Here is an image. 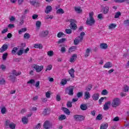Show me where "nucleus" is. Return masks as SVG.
<instances>
[{
	"label": "nucleus",
	"mask_w": 129,
	"mask_h": 129,
	"mask_svg": "<svg viewBox=\"0 0 129 129\" xmlns=\"http://www.w3.org/2000/svg\"><path fill=\"white\" fill-rule=\"evenodd\" d=\"M94 15V13H93V12L89 13V18H88L87 19L86 22V25H88V26H93V25L95 24V20H94L93 18Z\"/></svg>",
	"instance_id": "obj_1"
},
{
	"label": "nucleus",
	"mask_w": 129,
	"mask_h": 129,
	"mask_svg": "<svg viewBox=\"0 0 129 129\" xmlns=\"http://www.w3.org/2000/svg\"><path fill=\"white\" fill-rule=\"evenodd\" d=\"M111 105L113 108H116L119 105H120V99L119 98L115 97L111 102Z\"/></svg>",
	"instance_id": "obj_2"
},
{
	"label": "nucleus",
	"mask_w": 129,
	"mask_h": 129,
	"mask_svg": "<svg viewBox=\"0 0 129 129\" xmlns=\"http://www.w3.org/2000/svg\"><path fill=\"white\" fill-rule=\"evenodd\" d=\"M85 35V33L84 32H82L80 33V36H78L74 40V44L75 45H78L79 43L82 42V40H83V37H84Z\"/></svg>",
	"instance_id": "obj_3"
},
{
	"label": "nucleus",
	"mask_w": 129,
	"mask_h": 129,
	"mask_svg": "<svg viewBox=\"0 0 129 129\" xmlns=\"http://www.w3.org/2000/svg\"><path fill=\"white\" fill-rule=\"evenodd\" d=\"M68 22L71 23L70 27L72 30H76L77 29V25L75 24V23H77V21L75 19H70L68 20Z\"/></svg>",
	"instance_id": "obj_4"
},
{
	"label": "nucleus",
	"mask_w": 129,
	"mask_h": 129,
	"mask_svg": "<svg viewBox=\"0 0 129 129\" xmlns=\"http://www.w3.org/2000/svg\"><path fill=\"white\" fill-rule=\"evenodd\" d=\"M5 125L7 127H10L11 129H15L16 128V124L14 123L13 122H10V120H7L5 122Z\"/></svg>",
	"instance_id": "obj_5"
},
{
	"label": "nucleus",
	"mask_w": 129,
	"mask_h": 129,
	"mask_svg": "<svg viewBox=\"0 0 129 129\" xmlns=\"http://www.w3.org/2000/svg\"><path fill=\"white\" fill-rule=\"evenodd\" d=\"M33 68L35 70V71H36V72L37 73H39V72H41V71H42V70H43V69H44V66H39L38 64H34L33 66Z\"/></svg>",
	"instance_id": "obj_6"
},
{
	"label": "nucleus",
	"mask_w": 129,
	"mask_h": 129,
	"mask_svg": "<svg viewBox=\"0 0 129 129\" xmlns=\"http://www.w3.org/2000/svg\"><path fill=\"white\" fill-rule=\"evenodd\" d=\"M110 105H111V101H108L105 102L103 107L104 110H108L109 107H110Z\"/></svg>",
	"instance_id": "obj_7"
},
{
	"label": "nucleus",
	"mask_w": 129,
	"mask_h": 129,
	"mask_svg": "<svg viewBox=\"0 0 129 129\" xmlns=\"http://www.w3.org/2000/svg\"><path fill=\"white\" fill-rule=\"evenodd\" d=\"M74 117L77 121H82V120H84L85 117L82 115H75L74 116Z\"/></svg>",
	"instance_id": "obj_8"
},
{
	"label": "nucleus",
	"mask_w": 129,
	"mask_h": 129,
	"mask_svg": "<svg viewBox=\"0 0 129 129\" xmlns=\"http://www.w3.org/2000/svg\"><path fill=\"white\" fill-rule=\"evenodd\" d=\"M43 127L45 129L51 128L52 127V123L49 121H46L43 124Z\"/></svg>",
	"instance_id": "obj_9"
},
{
	"label": "nucleus",
	"mask_w": 129,
	"mask_h": 129,
	"mask_svg": "<svg viewBox=\"0 0 129 129\" xmlns=\"http://www.w3.org/2000/svg\"><path fill=\"white\" fill-rule=\"evenodd\" d=\"M49 35V31L48 30H45L42 32H41L39 34L40 37H41L42 38H45V37H47Z\"/></svg>",
	"instance_id": "obj_10"
},
{
	"label": "nucleus",
	"mask_w": 129,
	"mask_h": 129,
	"mask_svg": "<svg viewBox=\"0 0 129 129\" xmlns=\"http://www.w3.org/2000/svg\"><path fill=\"white\" fill-rule=\"evenodd\" d=\"M115 28H116V24L115 23H110L108 26V29L109 30H114Z\"/></svg>",
	"instance_id": "obj_11"
},
{
	"label": "nucleus",
	"mask_w": 129,
	"mask_h": 129,
	"mask_svg": "<svg viewBox=\"0 0 129 129\" xmlns=\"http://www.w3.org/2000/svg\"><path fill=\"white\" fill-rule=\"evenodd\" d=\"M7 50H8V45L4 44L0 48V52L4 53V52H5V51H7Z\"/></svg>",
	"instance_id": "obj_12"
},
{
	"label": "nucleus",
	"mask_w": 129,
	"mask_h": 129,
	"mask_svg": "<svg viewBox=\"0 0 129 129\" xmlns=\"http://www.w3.org/2000/svg\"><path fill=\"white\" fill-rule=\"evenodd\" d=\"M77 58V54H73L72 56L70 57V62H71V63L73 62H75Z\"/></svg>",
	"instance_id": "obj_13"
},
{
	"label": "nucleus",
	"mask_w": 129,
	"mask_h": 129,
	"mask_svg": "<svg viewBox=\"0 0 129 129\" xmlns=\"http://www.w3.org/2000/svg\"><path fill=\"white\" fill-rule=\"evenodd\" d=\"M111 67H112V63L110 61L106 62L103 66L104 68H111Z\"/></svg>",
	"instance_id": "obj_14"
},
{
	"label": "nucleus",
	"mask_w": 129,
	"mask_h": 129,
	"mask_svg": "<svg viewBox=\"0 0 129 129\" xmlns=\"http://www.w3.org/2000/svg\"><path fill=\"white\" fill-rule=\"evenodd\" d=\"M108 47V45H107V44L106 43H103L100 44V48L103 49V50H105Z\"/></svg>",
	"instance_id": "obj_15"
},
{
	"label": "nucleus",
	"mask_w": 129,
	"mask_h": 129,
	"mask_svg": "<svg viewBox=\"0 0 129 129\" xmlns=\"http://www.w3.org/2000/svg\"><path fill=\"white\" fill-rule=\"evenodd\" d=\"M108 127V124L107 123H103L101 124L100 129H107Z\"/></svg>",
	"instance_id": "obj_16"
},
{
	"label": "nucleus",
	"mask_w": 129,
	"mask_h": 129,
	"mask_svg": "<svg viewBox=\"0 0 129 129\" xmlns=\"http://www.w3.org/2000/svg\"><path fill=\"white\" fill-rule=\"evenodd\" d=\"M90 52H91V48H89L86 49V52L85 54V57H86V58H87V57H89V56L90 55Z\"/></svg>",
	"instance_id": "obj_17"
},
{
	"label": "nucleus",
	"mask_w": 129,
	"mask_h": 129,
	"mask_svg": "<svg viewBox=\"0 0 129 129\" xmlns=\"http://www.w3.org/2000/svg\"><path fill=\"white\" fill-rule=\"evenodd\" d=\"M34 47L36 49H42L43 48V45L42 44L36 43L33 45Z\"/></svg>",
	"instance_id": "obj_18"
},
{
	"label": "nucleus",
	"mask_w": 129,
	"mask_h": 129,
	"mask_svg": "<svg viewBox=\"0 0 129 129\" xmlns=\"http://www.w3.org/2000/svg\"><path fill=\"white\" fill-rule=\"evenodd\" d=\"M52 11V7L48 6L46 8V9L45 10V13L46 14H49V13H51Z\"/></svg>",
	"instance_id": "obj_19"
},
{
	"label": "nucleus",
	"mask_w": 129,
	"mask_h": 129,
	"mask_svg": "<svg viewBox=\"0 0 129 129\" xmlns=\"http://www.w3.org/2000/svg\"><path fill=\"white\" fill-rule=\"evenodd\" d=\"M92 98L93 100H95V101L98 100V99H99V94H98V93L94 94L92 96Z\"/></svg>",
	"instance_id": "obj_20"
},
{
	"label": "nucleus",
	"mask_w": 129,
	"mask_h": 129,
	"mask_svg": "<svg viewBox=\"0 0 129 129\" xmlns=\"http://www.w3.org/2000/svg\"><path fill=\"white\" fill-rule=\"evenodd\" d=\"M75 10L77 14H80L82 13V9H81V8L80 7H77L75 8Z\"/></svg>",
	"instance_id": "obj_21"
},
{
	"label": "nucleus",
	"mask_w": 129,
	"mask_h": 129,
	"mask_svg": "<svg viewBox=\"0 0 129 129\" xmlns=\"http://www.w3.org/2000/svg\"><path fill=\"white\" fill-rule=\"evenodd\" d=\"M90 98V93L88 91L85 92V99H89Z\"/></svg>",
	"instance_id": "obj_22"
},
{
	"label": "nucleus",
	"mask_w": 129,
	"mask_h": 129,
	"mask_svg": "<svg viewBox=\"0 0 129 129\" xmlns=\"http://www.w3.org/2000/svg\"><path fill=\"white\" fill-rule=\"evenodd\" d=\"M25 32H27V28L25 27L21 29L18 31V33L19 35L23 34V33H25Z\"/></svg>",
	"instance_id": "obj_23"
},
{
	"label": "nucleus",
	"mask_w": 129,
	"mask_h": 129,
	"mask_svg": "<svg viewBox=\"0 0 129 129\" xmlns=\"http://www.w3.org/2000/svg\"><path fill=\"white\" fill-rule=\"evenodd\" d=\"M74 72H75V71H74V69H71L69 71V73L70 75H71V77H72V78H74Z\"/></svg>",
	"instance_id": "obj_24"
},
{
	"label": "nucleus",
	"mask_w": 129,
	"mask_h": 129,
	"mask_svg": "<svg viewBox=\"0 0 129 129\" xmlns=\"http://www.w3.org/2000/svg\"><path fill=\"white\" fill-rule=\"evenodd\" d=\"M22 122H23V123H24V124H27V123H28V121H29L28 118L26 117H22Z\"/></svg>",
	"instance_id": "obj_25"
},
{
	"label": "nucleus",
	"mask_w": 129,
	"mask_h": 129,
	"mask_svg": "<svg viewBox=\"0 0 129 129\" xmlns=\"http://www.w3.org/2000/svg\"><path fill=\"white\" fill-rule=\"evenodd\" d=\"M62 109L63 111L66 113V114H68V115H69L70 114V110H69V109L64 107H62Z\"/></svg>",
	"instance_id": "obj_26"
},
{
	"label": "nucleus",
	"mask_w": 129,
	"mask_h": 129,
	"mask_svg": "<svg viewBox=\"0 0 129 129\" xmlns=\"http://www.w3.org/2000/svg\"><path fill=\"white\" fill-rule=\"evenodd\" d=\"M12 74H13V75H15V76H19L21 75V74H22V72L20 71L17 72L16 71L14 70L13 71Z\"/></svg>",
	"instance_id": "obj_27"
},
{
	"label": "nucleus",
	"mask_w": 129,
	"mask_h": 129,
	"mask_svg": "<svg viewBox=\"0 0 129 129\" xmlns=\"http://www.w3.org/2000/svg\"><path fill=\"white\" fill-rule=\"evenodd\" d=\"M73 87H71L68 89L69 90V95H73Z\"/></svg>",
	"instance_id": "obj_28"
},
{
	"label": "nucleus",
	"mask_w": 129,
	"mask_h": 129,
	"mask_svg": "<svg viewBox=\"0 0 129 129\" xmlns=\"http://www.w3.org/2000/svg\"><path fill=\"white\" fill-rule=\"evenodd\" d=\"M58 119L59 120H64V119H66V115L64 114L60 115L58 116Z\"/></svg>",
	"instance_id": "obj_29"
},
{
	"label": "nucleus",
	"mask_w": 129,
	"mask_h": 129,
	"mask_svg": "<svg viewBox=\"0 0 129 129\" xmlns=\"http://www.w3.org/2000/svg\"><path fill=\"white\" fill-rule=\"evenodd\" d=\"M67 81H69V80H67L66 79H62L60 82V84L61 85H65L66 84H67Z\"/></svg>",
	"instance_id": "obj_30"
},
{
	"label": "nucleus",
	"mask_w": 129,
	"mask_h": 129,
	"mask_svg": "<svg viewBox=\"0 0 129 129\" xmlns=\"http://www.w3.org/2000/svg\"><path fill=\"white\" fill-rule=\"evenodd\" d=\"M42 25V23H41V21H37L36 22V26L37 29H40V27Z\"/></svg>",
	"instance_id": "obj_31"
},
{
	"label": "nucleus",
	"mask_w": 129,
	"mask_h": 129,
	"mask_svg": "<svg viewBox=\"0 0 129 129\" xmlns=\"http://www.w3.org/2000/svg\"><path fill=\"white\" fill-rule=\"evenodd\" d=\"M80 107L82 110H86V109H87V105H86V104H82L81 105Z\"/></svg>",
	"instance_id": "obj_32"
},
{
	"label": "nucleus",
	"mask_w": 129,
	"mask_h": 129,
	"mask_svg": "<svg viewBox=\"0 0 129 129\" xmlns=\"http://www.w3.org/2000/svg\"><path fill=\"white\" fill-rule=\"evenodd\" d=\"M7 113V108L6 107H3L1 108V113L2 114H5Z\"/></svg>",
	"instance_id": "obj_33"
},
{
	"label": "nucleus",
	"mask_w": 129,
	"mask_h": 129,
	"mask_svg": "<svg viewBox=\"0 0 129 129\" xmlns=\"http://www.w3.org/2000/svg\"><path fill=\"white\" fill-rule=\"evenodd\" d=\"M24 53V48H21L19 51L17 52V55L18 56H21V55H23V53Z\"/></svg>",
	"instance_id": "obj_34"
},
{
	"label": "nucleus",
	"mask_w": 129,
	"mask_h": 129,
	"mask_svg": "<svg viewBox=\"0 0 129 129\" xmlns=\"http://www.w3.org/2000/svg\"><path fill=\"white\" fill-rule=\"evenodd\" d=\"M101 94L102 95H107L108 94V91L106 89H104L102 91Z\"/></svg>",
	"instance_id": "obj_35"
},
{
	"label": "nucleus",
	"mask_w": 129,
	"mask_h": 129,
	"mask_svg": "<svg viewBox=\"0 0 129 129\" xmlns=\"http://www.w3.org/2000/svg\"><path fill=\"white\" fill-rule=\"evenodd\" d=\"M75 49L76 47L75 46H72L69 49V52L72 53V52H74L75 51Z\"/></svg>",
	"instance_id": "obj_36"
},
{
	"label": "nucleus",
	"mask_w": 129,
	"mask_h": 129,
	"mask_svg": "<svg viewBox=\"0 0 129 129\" xmlns=\"http://www.w3.org/2000/svg\"><path fill=\"white\" fill-rule=\"evenodd\" d=\"M47 55L49 56V57H52L54 55V51L52 50L48 51L47 52Z\"/></svg>",
	"instance_id": "obj_37"
},
{
	"label": "nucleus",
	"mask_w": 129,
	"mask_h": 129,
	"mask_svg": "<svg viewBox=\"0 0 129 129\" xmlns=\"http://www.w3.org/2000/svg\"><path fill=\"white\" fill-rule=\"evenodd\" d=\"M97 120H101L102 119V115L101 114H99L96 118Z\"/></svg>",
	"instance_id": "obj_38"
},
{
	"label": "nucleus",
	"mask_w": 129,
	"mask_h": 129,
	"mask_svg": "<svg viewBox=\"0 0 129 129\" xmlns=\"http://www.w3.org/2000/svg\"><path fill=\"white\" fill-rule=\"evenodd\" d=\"M56 14H64V10H63V9H58L56 11Z\"/></svg>",
	"instance_id": "obj_39"
},
{
	"label": "nucleus",
	"mask_w": 129,
	"mask_h": 129,
	"mask_svg": "<svg viewBox=\"0 0 129 129\" xmlns=\"http://www.w3.org/2000/svg\"><path fill=\"white\" fill-rule=\"evenodd\" d=\"M92 88V85H89L86 88V90H87V91H90V90H91V89Z\"/></svg>",
	"instance_id": "obj_40"
},
{
	"label": "nucleus",
	"mask_w": 129,
	"mask_h": 129,
	"mask_svg": "<svg viewBox=\"0 0 129 129\" xmlns=\"http://www.w3.org/2000/svg\"><path fill=\"white\" fill-rule=\"evenodd\" d=\"M24 39H29L30 38V34H29L28 33H26L24 35Z\"/></svg>",
	"instance_id": "obj_41"
},
{
	"label": "nucleus",
	"mask_w": 129,
	"mask_h": 129,
	"mask_svg": "<svg viewBox=\"0 0 129 129\" xmlns=\"http://www.w3.org/2000/svg\"><path fill=\"white\" fill-rule=\"evenodd\" d=\"M52 65L51 64H49L48 66H47L46 70H45V71L47 72V71H50V70H51L52 69Z\"/></svg>",
	"instance_id": "obj_42"
},
{
	"label": "nucleus",
	"mask_w": 129,
	"mask_h": 129,
	"mask_svg": "<svg viewBox=\"0 0 129 129\" xmlns=\"http://www.w3.org/2000/svg\"><path fill=\"white\" fill-rule=\"evenodd\" d=\"M121 15V14L120 13V12H117L115 14V16H114L115 19H117V18H119V16Z\"/></svg>",
	"instance_id": "obj_43"
},
{
	"label": "nucleus",
	"mask_w": 129,
	"mask_h": 129,
	"mask_svg": "<svg viewBox=\"0 0 129 129\" xmlns=\"http://www.w3.org/2000/svg\"><path fill=\"white\" fill-rule=\"evenodd\" d=\"M129 87L128 86L125 85L123 88V91L124 92H127L128 91Z\"/></svg>",
	"instance_id": "obj_44"
},
{
	"label": "nucleus",
	"mask_w": 129,
	"mask_h": 129,
	"mask_svg": "<svg viewBox=\"0 0 129 129\" xmlns=\"http://www.w3.org/2000/svg\"><path fill=\"white\" fill-rule=\"evenodd\" d=\"M35 83V80L31 79L27 82V84H34Z\"/></svg>",
	"instance_id": "obj_45"
},
{
	"label": "nucleus",
	"mask_w": 129,
	"mask_h": 129,
	"mask_svg": "<svg viewBox=\"0 0 129 129\" xmlns=\"http://www.w3.org/2000/svg\"><path fill=\"white\" fill-rule=\"evenodd\" d=\"M41 128V123H39L34 127V129H40Z\"/></svg>",
	"instance_id": "obj_46"
},
{
	"label": "nucleus",
	"mask_w": 129,
	"mask_h": 129,
	"mask_svg": "<svg viewBox=\"0 0 129 129\" xmlns=\"http://www.w3.org/2000/svg\"><path fill=\"white\" fill-rule=\"evenodd\" d=\"M83 95V93L82 92H79L77 94V96L79 98L82 97Z\"/></svg>",
	"instance_id": "obj_47"
},
{
	"label": "nucleus",
	"mask_w": 129,
	"mask_h": 129,
	"mask_svg": "<svg viewBox=\"0 0 129 129\" xmlns=\"http://www.w3.org/2000/svg\"><path fill=\"white\" fill-rule=\"evenodd\" d=\"M66 33L67 34H70L72 33V30H71L70 29H66Z\"/></svg>",
	"instance_id": "obj_48"
},
{
	"label": "nucleus",
	"mask_w": 129,
	"mask_h": 129,
	"mask_svg": "<svg viewBox=\"0 0 129 129\" xmlns=\"http://www.w3.org/2000/svg\"><path fill=\"white\" fill-rule=\"evenodd\" d=\"M66 39L65 38H62L61 39H59L58 41L57 42L58 44H62L64 41H66Z\"/></svg>",
	"instance_id": "obj_49"
},
{
	"label": "nucleus",
	"mask_w": 129,
	"mask_h": 129,
	"mask_svg": "<svg viewBox=\"0 0 129 129\" xmlns=\"http://www.w3.org/2000/svg\"><path fill=\"white\" fill-rule=\"evenodd\" d=\"M8 57V53H4L2 56L3 60H6Z\"/></svg>",
	"instance_id": "obj_50"
},
{
	"label": "nucleus",
	"mask_w": 129,
	"mask_h": 129,
	"mask_svg": "<svg viewBox=\"0 0 129 129\" xmlns=\"http://www.w3.org/2000/svg\"><path fill=\"white\" fill-rule=\"evenodd\" d=\"M17 51H18V48L17 47L13 48L12 51V54H16Z\"/></svg>",
	"instance_id": "obj_51"
},
{
	"label": "nucleus",
	"mask_w": 129,
	"mask_h": 129,
	"mask_svg": "<svg viewBox=\"0 0 129 129\" xmlns=\"http://www.w3.org/2000/svg\"><path fill=\"white\" fill-rule=\"evenodd\" d=\"M60 52H61V53H65L66 52V48L65 47H61Z\"/></svg>",
	"instance_id": "obj_52"
},
{
	"label": "nucleus",
	"mask_w": 129,
	"mask_h": 129,
	"mask_svg": "<svg viewBox=\"0 0 129 129\" xmlns=\"http://www.w3.org/2000/svg\"><path fill=\"white\" fill-rule=\"evenodd\" d=\"M45 96L47 98H50V96H51V93L50 92H47L45 94Z\"/></svg>",
	"instance_id": "obj_53"
},
{
	"label": "nucleus",
	"mask_w": 129,
	"mask_h": 129,
	"mask_svg": "<svg viewBox=\"0 0 129 129\" xmlns=\"http://www.w3.org/2000/svg\"><path fill=\"white\" fill-rule=\"evenodd\" d=\"M108 7H105L104 9V13L106 14L107 13H108Z\"/></svg>",
	"instance_id": "obj_54"
},
{
	"label": "nucleus",
	"mask_w": 129,
	"mask_h": 129,
	"mask_svg": "<svg viewBox=\"0 0 129 129\" xmlns=\"http://www.w3.org/2000/svg\"><path fill=\"white\" fill-rule=\"evenodd\" d=\"M35 86L36 88H39V86H40V81H37L35 84Z\"/></svg>",
	"instance_id": "obj_55"
},
{
	"label": "nucleus",
	"mask_w": 129,
	"mask_h": 129,
	"mask_svg": "<svg viewBox=\"0 0 129 129\" xmlns=\"http://www.w3.org/2000/svg\"><path fill=\"white\" fill-rule=\"evenodd\" d=\"M57 37L58 38H61V37H62V36H64V34L62 33V32H59L58 34H57Z\"/></svg>",
	"instance_id": "obj_56"
},
{
	"label": "nucleus",
	"mask_w": 129,
	"mask_h": 129,
	"mask_svg": "<svg viewBox=\"0 0 129 129\" xmlns=\"http://www.w3.org/2000/svg\"><path fill=\"white\" fill-rule=\"evenodd\" d=\"M124 25L129 26V20H126L124 21Z\"/></svg>",
	"instance_id": "obj_57"
},
{
	"label": "nucleus",
	"mask_w": 129,
	"mask_h": 129,
	"mask_svg": "<svg viewBox=\"0 0 129 129\" xmlns=\"http://www.w3.org/2000/svg\"><path fill=\"white\" fill-rule=\"evenodd\" d=\"M126 0H114V2L115 3H124V2H125Z\"/></svg>",
	"instance_id": "obj_58"
},
{
	"label": "nucleus",
	"mask_w": 129,
	"mask_h": 129,
	"mask_svg": "<svg viewBox=\"0 0 129 129\" xmlns=\"http://www.w3.org/2000/svg\"><path fill=\"white\" fill-rule=\"evenodd\" d=\"M67 106L68 107H72V103L71 102H68Z\"/></svg>",
	"instance_id": "obj_59"
},
{
	"label": "nucleus",
	"mask_w": 129,
	"mask_h": 129,
	"mask_svg": "<svg viewBox=\"0 0 129 129\" xmlns=\"http://www.w3.org/2000/svg\"><path fill=\"white\" fill-rule=\"evenodd\" d=\"M5 83H6V81L5 80V79H2V80H0V84L3 85L5 84Z\"/></svg>",
	"instance_id": "obj_60"
},
{
	"label": "nucleus",
	"mask_w": 129,
	"mask_h": 129,
	"mask_svg": "<svg viewBox=\"0 0 129 129\" xmlns=\"http://www.w3.org/2000/svg\"><path fill=\"white\" fill-rule=\"evenodd\" d=\"M96 113V111L95 110H94L91 112V115H93V116H95V114Z\"/></svg>",
	"instance_id": "obj_61"
},
{
	"label": "nucleus",
	"mask_w": 129,
	"mask_h": 129,
	"mask_svg": "<svg viewBox=\"0 0 129 129\" xmlns=\"http://www.w3.org/2000/svg\"><path fill=\"white\" fill-rule=\"evenodd\" d=\"M10 22H14L16 20V18L14 16H12L9 18Z\"/></svg>",
	"instance_id": "obj_62"
},
{
	"label": "nucleus",
	"mask_w": 129,
	"mask_h": 129,
	"mask_svg": "<svg viewBox=\"0 0 129 129\" xmlns=\"http://www.w3.org/2000/svg\"><path fill=\"white\" fill-rule=\"evenodd\" d=\"M8 32V28H5L2 31V34H6Z\"/></svg>",
	"instance_id": "obj_63"
},
{
	"label": "nucleus",
	"mask_w": 129,
	"mask_h": 129,
	"mask_svg": "<svg viewBox=\"0 0 129 129\" xmlns=\"http://www.w3.org/2000/svg\"><path fill=\"white\" fill-rule=\"evenodd\" d=\"M8 28L10 29H13V28H15V25L14 24H9L8 25Z\"/></svg>",
	"instance_id": "obj_64"
}]
</instances>
